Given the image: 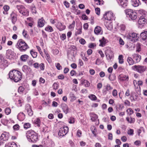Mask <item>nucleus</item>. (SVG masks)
<instances>
[{
  "label": "nucleus",
  "mask_w": 147,
  "mask_h": 147,
  "mask_svg": "<svg viewBox=\"0 0 147 147\" xmlns=\"http://www.w3.org/2000/svg\"><path fill=\"white\" fill-rule=\"evenodd\" d=\"M9 78L15 82L20 80L22 78L21 73L18 70H13L10 71L9 74Z\"/></svg>",
  "instance_id": "f257e3e1"
},
{
  "label": "nucleus",
  "mask_w": 147,
  "mask_h": 147,
  "mask_svg": "<svg viewBox=\"0 0 147 147\" xmlns=\"http://www.w3.org/2000/svg\"><path fill=\"white\" fill-rule=\"evenodd\" d=\"M26 137L29 142H36L38 140L37 134L32 130H29L26 133Z\"/></svg>",
  "instance_id": "f03ea898"
},
{
  "label": "nucleus",
  "mask_w": 147,
  "mask_h": 147,
  "mask_svg": "<svg viewBox=\"0 0 147 147\" xmlns=\"http://www.w3.org/2000/svg\"><path fill=\"white\" fill-rule=\"evenodd\" d=\"M17 47L21 52H24L29 48L27 44L22 39L19 40L17 43Z\"/></svg>",
  "instance_id": "7ed1b4c3"
},
{
  "label": "nucleus",
  "mask_w": 147,
  "mask_h": 147,
  "mask_svg": "<svg viewBox=\"0 0 147 147\" xmlns=\"http://www.w3.org/2000/svg\"><path fill=\"white\" fill-rule=\"evenodd\" d=\"M125 12L127 17L129 18L132 20H134L137 18L138 16L137 13L134 11L130 9H126Z\"/></svg>",
  "instance_id": "20e7f679"
},
{
  "label": "nucleus",
  "mask_w": 147,
  "mask_h": 147,
  "mask_svg": "<svg viewBox=\"0 0 147 147\" xmlns=\"http://www.w3.org/2000/svg\"><path fill=\"white\" fill-rule=\"evenodd\" d=\"M131 69L141 74L145 71L146 67L144 66L135 65L131 67Z\"/></svg>",
  "instance_id": "39448f33"
},
{
  "label": "nucleus",
  "mask_w": 147,
  "mask_h": 147,
  "mask_svg": "<svg viewBox=\"0 0 147 147\" xmlns=\"http://www.w3.org/2000/svg\"><path fill=\"white\" fill-rule=\"evenodd\" d=\"M17 7L19 10V12L23 15L27 16L28 15L29 11L24 6L22 5H17Z\"/></svg>",
  "instance_id": "423d86ee"
},
{
  "label": "nucleus",
  "mask_w": 147,
  "mask_h": 147,
  "mask_svg": "<svg viewBox=\"0 0 147 147\" xmlns=\"http://www.w3.org/2000/svg\"><path fill=\"white\" fill-rule=\"evenodd\" d=\"M104 18L107 20H115V16L113 13L111 11H109L106 13L104 15Z\"/></svg>",
  "instance_id": "0eeeda50"
},
{
  "label": "nucleus",
  "mask_w": 147,
  "mask_h": 147,
  "mask_svg": "<svg viewBox=\"0 0 147 147\" xmlns=\"http://www.w3.org/2000/svg\"><path fill=\"white\" fill-rule=\"evenodd\" d=\"M68 128L67 127H61L58 133V135L59 136L62 137L65 135L68 132Z\"/></svg>",
  "instance_id": "6e6552de"
},
{
  "label": "nucleus",
  "mask_w": 147,
  "mask_h": 147,
  "mask_svg": "<svg viewBox=\"0 0 147 147\" xmlns=\"http://www.w3.org/2000/svg\"><path fill=\"white\" fill-rule=\"evenodd\" d=\"M9 18L12 23L14 24L17 20V17L16 14L14 11L11 13Z\"/></svg>",
  "instance_id": "1a4fd4ad"
},
{
  "label": "nucleus",
  "mask_w": 147,
  "mask_h": 147,
  "mask_svg": "<svg viewBox=\"0 0 147 147\" xmlns=\"http://www.w3.org/2000/svg\"><path fill=\"white\" fill-rule=\"evenodd\" d=\"M119 4L121 7H126L128 5V0H117Z\"/></svg>",
  "instance_id": "9d476101"
},
{
  "label": "nucleus",
  "mask_w": 147,
  "mask_h": 147,
  "mask_svg": "<svg viewBox=\"0 0 147 147\" xmlns=\"http://www.w3.org/2000/svg\"><path fill=\"white\" fill-rule=\"evenodd\" d=\"M129 38L132 41H135L138 39L137 34L134 32H131L129 34Z\"/></svg>",
  "instance_id": "9b49d317"
},
{
  "label": "nucleus",
  "mask_w": 147,
  "mask_h": 147,
  "mask_svg": "<svg viewBox=\"0 0 147 147\" xmlns=\"http://www.w3.org/2000/svg\"><path fill=\"white\" fill-rule=\"evenodd\" d=\"M8 65L7 61L6 60L0 58V68H5Z\"/></svg>",
  "instance_id": "f8f14e48"
},
{
  "label": "nucleus",
  "mask_w": 147,
  "mask_h": 147,
  "mask_svg": "<svg viewBox=\"0 0 147 147\" xmlns=\"http://www.w3.org/2000/svg\"><path fill=\"white\" fill-rule=\"evenodd\" d=\"M147 18L143 16H141L138 21V24L140 25L144 24L147 21Z\"/></svg>",
  "instance_id": "ddd939ff"
},
{
  "label": "nucleus",
  "mask_w": 147,
  "mask_h": 147,
  "mask_svg": "<svg viewBox=\"0 0 147 147\" xmlns=\"http://www.w3.org/2000/svg\"><path fill=\"white\" fill-rule=\"evenodd\" d=\"M133 58L136 63H138L140 61L141 59V56L140 55L136 54H134L133 55Z\"/></svg>",
  "instance_id": "4468645a"
},
{
  "label": "nucleus",
  "mask_w": 147,
  "mask_h": 147,
  "mask_svg": "<svg viewBox=\"0 0 147 147\" xmlns=\"http://www.w3.org/2000/svg\"><path fill=\"white\" fill-rule=\"evenodd\" d=\"M104 24L107 28L109 30H111L113 28V26L112 23L107 21H105V22Z\"/></svg>",
  "instance_id": "2eb2a0df"
},
{
  "label": "nucleus",
  "mask_w": 147,
  "mask_h": 147,
  "mask_svg": "<svg viewBox=\"0 0 147 147\" xmlns=\"http://www.w3.org/2000/svg\"><path fill=\"white\" fill-rule=\"evenodd\" d=\"M8 136L6 132L3 133L0 137V139L3 141H6L8 140Z\"/></svg>",
  "instance_id": "dca6fc26"
},
{
  "label": "nucleus",
  "mask_w": 147,
  "mask_h": 147,
  "mask_svg": "<svg viewBox=\"0 0 147 147\" xmlns=\"http://www.w3.org/2000/svg\"><path fill=\"white\" fill-rule=\"evenodd\" d=\"M25 115L23 112H20L17 115V118L20 121H22L25 119Z\"/></svg>",
  "instance_id": "f3484780"
},
{
  "label": "nucleus",
  "mask_w": 147,
  "mask_h": 147,
  "mask_svg": "<svg viewBox=\"0 0 147 147\" xmlns=\"http://www.w3.org/2000/svg\"><path fill=\"white\" fill-rule=\"evenodd\" d=\"M61 107L63 111L65 114L68 113L69 108L67 105L65 104H62L61 105Z\"/></svg>",
  "instance_id": "a211bd4d"
},
{
  "label": "nucleus",
  "mask_w": 147,
  "mask_h": 147,
  "mask_svg": "<svg viewBox=\"0 0 147 147\" xmlns=\"http://www.w3.org/2000/svg\"><path fill=\"white\" fill-rule=\"evenodd\" d=\"M56 27L60 31L64 30L65 28V26L63 25L62 23L60 22L58 23Z\"/></svg>",
  "instance_id": "6ab92c4d"
},
{
  "label": "nucleus",
  "mask_w": 147,
  "mask_h": 147,
  "mask_svg": "<svg viewBox=\"0 0 147 147\" xmlns=\"http://www.w3.org/2000/svg\"><path fill=\"white\" fill-rule=\"evenodd\" d=\"M26 109L27 111L28 115L30 116H32L33 115V112L31 109V107L29 105L26 106Z\"/></svg>",
  "instance_id": "aec40b11"
},
{
  "label": "nucleus",
  "mask_w": 147,
  "mask_h": 147,
  "mask_svg": "<svg viewBox=\"0 0 147 147\" xmlns=\"http://www.w3.org/2000/svg\"><path fill=\"white\" fill-rule=\"evenodd\" d=\"M22 70L24 72L26 73H28L30 72L31 69L28 66L24 65L22 68Z\"/></svg>",
  "instance_id": "412c9836"
},
{
  "label": "nucleus",
  "mask_w": 147,
  "mask_h": 147,
  "mask_svg": "<svg viewBox=\"0 0 147 147\" xmlns=\"http://www.w3.org/2000/svg\"><path fill=\"white\" fill-rule=\"evenodd\" d=\"M140 35L143 40L147 42V31H145L141 33Z\"/></svg>",
  "instance_id": "4be33fe9"
},
{
  "label": "nucleus",
  "mask_w": 147,
  "mask_h": 147,
  "mask_svg": "<svg viewBox=\"0 0 147 147\" xmlns=\"http://www.w3.org/2000/svg\"><path fill=\"white\" fill-rule=\"evenodd\" d=\"M90 130L94 136L96 137L97 134V130L96 127L94 126H92L90 127Z\"/></svg>",
  "instance_id": "5701e85b"
},
{
  "label": "nucleus",
  "mask_w": 147,
  "mask_h": 147,
  "mask_svg": "<svg viewBox=\"0 0 147 147\" xmlns=\"http://www.w3.org/2000/svg\"><path fill=\"white\" fill-rule=\"evenodd\" d=\"M45 21L42 18L39 20L38 24V26L39 27H42L44 25Z\"/></svg>",
  "instance_id": "b1692460"
},
{
  "label": "nucleus",
  "mask_w": 147,
  "mask_h": 147,
  "mask_svg": "<svg viewBox=\"0 0 147 147\" xmlns=\"http://www.w3.org/2000/svg\"><path fill=\"white\" fill-rule=\"evenodd\" d=\"M99 42H100V44L99 45L100 46L104 47L105 45L106 44L107 42V41L105 39L104 37H102V39L101 40H99Z\"/></svg>",
  "instance_id": "393cba45"
},
{
  "label": "nucleus",
  "mask_w": 147,
  "mask_h": 147,
  "mask_svg": "<svg viewBox=\"0 0 147 147\" xmlns=\"http://www.w3.org/2000/svg\"><path fill=\"white\" fill-rule=\"evenodd\" d=\"M90 117L91 120L92 121H94L98 118L97 115L92 113H90Z\"/></svg>",
  "instance_id": "a878e982"
},
{
  "label": "nucleus",
  "mask_w": 147,
  "mask_h": 147,
  "mask_svg": "<svg viewBox=\"0 0 147 147\" xmlns=\"http://www.w3.org/2000/svg\"><path fill=\"white\" fill-rule=\"evenodd\" d=\"M138 13L144 17H147V12L143 9H140L138 10Z\"/></svg>",
  "instance_id": "bb28decb"
},
{
  "label": "nucleus",
  "mask_w": 147,
  "mask_h": 147,
  "mask_svg": "<svg viewBox=\"0 0 147 147\" xmlns=\"http://www.w3.org/2000/svg\"><path fill=\"white\" fill-rule=\"evenodd\" d=\"M13 52L11 49H9L6 52V56L8 57L9 59H10L12 57V56L13 55Z\"/></svg>",
  "instance_id": "cd10ccee"
},
{
  "label": "nucleus",
  "mask_w": 147,
  "mask_h": 147,
  "mask_svg": "<svg viewBox=\"0 0 147 147\" xmlns=\"http://www.w3.org/2000/svg\"><path fill=\"white\" fill-rule=\"evenodd\" d=\"M131 3L135 7H138L140 4L139 0H131Z\"/></svg>",
  "instance_id": "c85d7f7f"
},
{
  "label": "nucleus",
  "mask_w": 147,
  "mask_h": 147,
  "mask_svg": "<svg viewBox=\"0 0 147 147\" xmlns=\"http://www.w3.org/2000/svg\"><path fill=\"white\" fill-rule=\"evenodd\" d=\"M29 58V56L27 55L24 54L21 55L20 59L21 60L24 62L26 61L27 59Z\"/></svg>",
  "instance_id": "c756f323"
},
{
  "label": "nucleus",
  "mask_w": 147,
  "mask_h": 147,
  "mask_svg": "<svg viewBox=\"0 0 147 147\" xmlns=\"http://www.w3.org/2000/svg\"><path fill=\"white\" fill-rule=\"evenodd\" d=\"M3 9L4 10V11H3V14L5 15L8 14L7 11L9 9V7L7 5H5L3 6Z\"/></svg>",
  "instance_id": "7c9ffc66"
},
{
  "label": "nucleus",
  "mask_w": 147,
  "mask_h": 147,
  "mask_svg": "<svg viewBox=\"0 0 147 147\" xmlns=\"http://www.w3.org/2000/svg\"><path fill=\"white\" fill-rule=\"evenodd\" d=\"M105 89H106L105 92H110L113 89L112 87H111L110 85L109 84H107V85L105 86Z\"/></svg>",
  "instance_id": "2f4dec72"
},
{
  "label": "nucleus",
  "mask_w": 147,
  "mask_h": 147,
  "mask_svg": "<svg viewBox=\"0 0 147 147\" xmlns=\"http://www.w3.org/2000/svg\"><path fill=\"white\" fill-rule=\"evenodd\" d=\"M101 31V28L99 26L96 27L94 30V32L96 34H98Z\"/></svg>",
  "instance_id": "473e14b6"
},
{
  "label": "nucleus",
  "mask_w": 147,
  "mask_h": 147,
  "mask_svg": "<svg viewBox=\"0 0 147 147\" xmlns=\"http://www.w3.org/2000/svg\"><path fill=\"white\" fill-rule=\"evenodd\" d=\"M126 119L127 121L130 123H134L135 121V119L131 117L130 118L127 117H126Z\"/></svg>",
  "instance_id": "72a5a7b5"
},
{
  "label": "nucleus",
  "mask_w": 147,
  "mask_h": 147,
  "mask_svg": "<svg viewBox=\"0 0 147 147\" xmlns=\"http://www.w3.org/2000/svg\"><path fill=\"white\" fill-rule=\"evenodd\" d=\"M30 53L33 58H35L37 57V53L34 51L33 50H31L30 51Z\"/></svg>",
  "instance_id": "f704fd0d"
},
{
  "label": "nucleus",
  "mask_w": 147,
  "mask_h": 147,
  "mask_svg": "<svg viewBox=\"0 0 147 147\" xmlns=\"http://www.w3.org/2000/svg\"><path fill=\"white\" fill-rule=\"evenodd\" d=\"M127 61L129 65H132L134 63V61L130 57H128L127 58Z\"/></svg>",
  "instance_id": "c9c22d12"
},
{
  "label": "nucleus",
  "mask_w": 147,
  "mask_h": 147,
  "mask_svg": "<svg viewBox=\"0 0 147 147\" xmlns=\"http://www.w3.org/2000/svg\"><path fill=\"white\" fill-rule=\"evenodd\" d=\"M123 56L122 55H120L119 56L118 59L119 62L120 64H122L124 62L123 59Z\"/></svg>",
  "instance_id": "e433bc0d"
},
{
  "label": "nucleus",
  "mask_w": 147,
  "mask_h": 147,
  "mask_svg": "<svg viewBox=\"0 0 147 147\" xmlns=\"http://www.w3.org/2000/svg\"><path fill=\"white\" fill-rule=\"evenodd\" d=\"M89 98L92 100H95L97 99L96 97L94 94H91L88 96Z\"/></svg>",
  "instance_id": "4c0bfd02"
},
{
  "label": "nucleus",
  "mask_w": 147,
  "mask_h": 147,
  "mask_svg": "<svg viewBox=\"0 0 147 147\" xmlns=\"http://www.w3.org/2000/svg\"><path fill=\"white\" fill-rule=\"evenodd\" d=\"M34 123L38 127H40V126L41 121L39 118H37L35 120Z\"/></svg>",
  "instance_id": "58836bf2"
},
{
  "label": "nucleus",
  "mask_w": 147,
  "mask_h": 147,
  "mask_svg": "<svg viewBox=\"0 0 147 147\" xmlns=\"http://www.w3.org/2000/svg\"><path fill=\"white\" fill-rule=\"evenodd\" d=\"M75 21H74L68 27L69 29L71 30H73L75 26Z\"/></svg>",
  "instance_id": "ea45409f"
},
{
  "label": "nucleus",
  "mask_w": 147,
  "mask_h": 147,
  "mask_svg": "<svg viewBox=\"0 0 147 147\" xmlns=\"http://www.w3.org/2000/svg\"><path fill=\"white\" fill-rule=\"evenodd\" d=\"M45 30L48 32H51L53 31L52 28L50 26H48L45 28Z\"/></svg>",
  "instance_id": "a19ab883"
},
{
  "label": "nucleus",
  "mask_w": 147,
  "mask_h": 147,
  "mask_svg": "<svg viewBox=\"0 0 147 147\" xmlns=\"http://www.w3.org/2000/svg\"><path fill=\"white\" fill-rule=\"evenodd\" d=\"M31 127L30 124L28 123H25L24 125V127L25 129L30 127Z\"/></svg>",
  "instance_id": "79ce46f5"
},
{
  "label": "nucleus",
  "mask_w": 147,
  "mask_h": 147,
  "mask_svg": "<svg viewBox=\"0 0 147 147\" xmlns=\"http://www.w3.org/2000/svg\"><path fill=\"white\" fill-rule=\"evenodd\" d=\"M23 35L25 38H28V35L27 34V32L24 30L22 32Z\"/></svg>",
  "instance_id": "37998d69"
},
{
  "label": "nucleus",
  "mask_w": 147,
  "mask_h": 147,
  "mask_svg": "<svg viewBox=\"0 0 147 147\" xmlns=\"http://www.w3.org/2000/svg\"><path fill=\"white\" fill-rule=\"evenodd\" d=\"M55 66L57 69L58 70H61L62 69V67L59 63H56L55 64Z\"/></svg>",
  "instance_id": "c03bdc74"
},
{
  "label": "nucleus",
  "mask_w": 147,
  "mask_h": 147,
  "mask_svg": "<svg viewBox=\"0 0 147 147\" xmlns=\"http://www.w3.org/2000/svg\"><path fill=\"white\" fill-rule=\"evenodd\" d=\"M20 128V126L18 124H16L13 126V129L15 131L18 130Z\"/></svg>",
  "instance_id": "a18cd8bd"
},
{
  "label": "nucleus",
  "mask_w": 147,
  "mask_h": 147,
  "mask_svg": "<svg viewBox=\"0 0 147 147\" xmlns=\"http://www.w3.org/2000/svg\"><path fill=\"white\" fill-rule=\"evenodd\" d=\"M127 112L129 115H131L133 113V111L131 108H129L127 110Z\"/></svg>",
  "instance_id": "49530a36"
},
{
  "label": "nucleus",
  "mask_w": 147,
  "mask_h": 147,
  "mask_svg": "<svg viewBox=\"0 0 147 147\" xmlns=\"http://www.w3.org/2000/svg\"><path fill=\"white\" fill-rule=\"evenodd\" d=\"M24 90V88L23 86H20L18 90V91L19 93L21 94L22 93Z\"/></svg>",
  "instance_id": "de8ad7c7"
},
{
  "label": "nucleus",
  "mask_w": 147,
  "mask_h": 147,
  "mask_svg": "<svg viewBox=\"0 0 147 147\" xmlns=\"http://www.w3.org/2000/svg\"><path fill=\"white\" fill-rule=\"evenodd\" d=\"M45 58L48 62L49 63H50L51 62V61L49 54H47V55H46Z\"/></svg>",
  "instance_id": "09e8293b"
},
{
  "label": "nucleus",
  "mask_w": 147,
  "mask_h": 147,
  "mask_svg": "<svg viewBox=\"0 0 147 147\" xmlns=\"http://www.w3.org/2000/svg\"><path fill=\"white\" fill-rule=\"evenodd\" d=\"M82 28H80L77 30V31H76L75 33V35H77L79 34H81L82 33Z\"/></svg>",
  "instance_id": "8fccbe9b"
},
{
  "label": "nucleus",
  "mask_w": 147,
  "mask_h": 147,
  "mask_svg": "<svg viewBox=\"0 0 147 147\" xmlns=\"http://www.w3.org/2000/svg\"><path fill=\"white\" fill-rule=\"evenodd\" d=\"M5 113L7 115H9L11 112V109L9 108H7L5 109Z\"/></svg>",
  "instance_id": "3c124183"
},
{
  "label": "nucleus",
  "mask_w": 147,
  "mask_h": 147,
  "mask_svg": "<svg viewBox=\"0 0 147 147\" xmlns=\"http://www.w3.org/2000/svg\"><path fill=\"white\" fill-rule=\"evenodd\" d=\"M59 85L58 84L56 83H54L53 85V89L55 90L57 89L58 88Z\"/></svg>",
  "instance_id": "603ef678"
},
{
  "label": "nucleus",
  "mask_w": 147,
  "mask_h": 147,
  "mask_svg": "<svg viewBox=\"0 0 147 147\" xmlns=\"http://www.w3.org/2000/svg\"><path fill=\"white\" fill-rule=\"evenodd\" d=\"M36 47L37 49L38 50V51L39 53L40 54V55L42 57H43V56H42V55H43V53L42 52V51H41V49L40 48V47H39V46H36Z\"/></svg>",
  "instance_id": "864d4df0"
},
{
  "label": "nucleus",
  "mask_w": 147,
  "mask_h": 147,
  "mask_svg": "<svg viewBox=\"0 0 147 147\" xmlns=\"http://www.w3.org/2000/svg\"><path fill=\"white\" fill-rule=\"evenodd\" d=\"M39 67L41 70H43L45 69L44 64L43 63H41L39 65Z\"/></svg>",
  "instance_id": "5fc2aeb1"
},
{
  "label": "nucleus",
  "mask_w": 147,
  "mask_h": 147,
  "mask_svg": "<svg viewBox=\"0 0 147 147\" xmlns=\"http://www.w3.org/2000/svg\"><path fill=\"white\" fill-rule=\"evenodd\" d=\"M117 94V90L114 89L112 92V95L114 97L116 96Z\"/></svg>",
  "instance_id": "6e6d98bb"
},
{
  "label": "nucleus",
  "mask_w": 147,
  "mask_h": 147,
  "mask_svg": "<svg viewBox=\"0 0 147 147\" xmlns=\"http://www.w3.org/2000/svg\"><path fill=\"white\" fill-rule=\"evenodd\" d=\"M77 136H78L79 137H80L81 136V135L82 134V132L81 131L78 129L77 131Z\"/></svg>",
  "instance_id": "4d7b16f0"
},
{
  "label": "nucleus",
  "mask_w": 147,
  "mask_h": 147,
  "mask_svg": "<svg viewBox=\"0 0 147 147\" xmlns=\"http://www.w3.org/2000/svg\"><path fill=\"white\" fill-rule=\"evenodd\" d=\"M96 46V45L95 44L91 43L89 44L88 47L90 48H93Z\"/></svg>",
  "instance_id": "13d9d810"
},
{
  "label": "nucleus",
  "mask_w": 147,
  "mask_h": 147,
  "mask_svg": "<svg viewBox=\"0 0 147 147\" xmlns=\"http://www.w3.org/2000/svg\"><path fill=\"white\" fill-rule=\"evenodd\" d=\"M10 147H17V144L14 142L9 143Z\"/></svg>",
  "instance_id": "bf43d9fd"
},
{
  "label": "nucleus",
  "mask_w": 147,
  "mask_h": 147,
  "mask_svg": "<svg viewBox=\"0 0 147 147\" xmlns=\"http://www.w3.org/2000/svg\"><path fill=\"white\" fill-rule=\"evenodd\" d=\"M61 39L63 40H65L66 38V36L65 34H63L62 35L60 36Z\"/></svg>",
  "instance_id": "052dcab7"
},
{
  "label": "nucleus",
  "mask_w": 147,
  "mask_h": 147,
  "mask_svg": "<svg viewBox=\"0 0 147 147\" xmlns=\"http://www.w3.org/2000/svg\"><path fill=\"white\" fill-rule=\"evenodd\" d=\"M95 11L96 13L99 15L100 13V9L98 8H97L95 9Z\"/></svg>",
  "instance_id": "680f3d73"
},
{
  "label": "nucleus",
  "mask_w": 147,
  "mask_h": 147,
  "mask_svg": "<svg viewBox=\"0 0 147 147\" xmlns=\"http://www.w3.org/2000/svg\"><path fill=\"white\" fill-rule=\"evenodd\" d=\"M134 130L133 129H130L127 132V134L129 135H132L133 134Z\"/></svg>",
  "instance_id": "e2e57ef3"
},
{
  "label": "nucleus",
  "mask_w": 147,
  "mask_h": 147,
  "mask_svg": "<svg viewBox=\"0 0 147 147\" xmlns=\"http://www.w3.org/2000/svg\"><path fill=\"white\" fill-rule=\"evenodd\" d=\"M42 35L43 38H45L47 39V34H46V33L43 30H42Z\"/></svg>",
  "instance_id": "0e129e2a"
},
{
  "label": "nucleus",
  "mask_w": 147,
  "mask_h": 147,
  "mask_svg": "<svg viewBox=\"0 0 147 147\" xmlns=\"http://www.w3.org/2000/svg\"><path fill=\"white\" fill-rule=\"evenodd\" d=\"M79 42L82 45L84 44L86 42L85 40L83 38H82L80 39L79 40Z\"/></svg>",
  "instance_id": "69168bd1"
},
{
  "label": "nucleus",
  "mask_w": 147,
  "mask_h": 147,
  "mask_svg": "<svg viewBox=\"0 0 147 147\" xmlns=\"http://www.w3.org/2000/svg\"><path fill=\"white\" fill-rule=\"evenodd\" d=\"M120 29L122 31H124L125 29V26L123 24L121 25L120 26Z\"/></svg>",
  "instance_id": "338daca9"
},
{
  "label": "nucleus",
  "mask_w": 147,
  "mask_h": 147,
  "mask_svg": "<svg viewBox=\"0 0 147 147\" xmlns=\"http://www.w3.org/2000/svg\"><path fill=\"white\" fill-rule=\"evenodd\" d=\"M119 43L120 45H123L124 44V41L121 38H120L119 39Z\"/></svg>",
  "instance_id": "774afa93"
}]
</instances>
